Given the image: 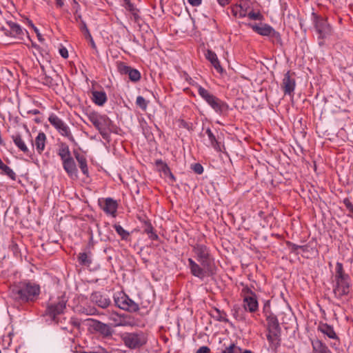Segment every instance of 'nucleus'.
Masks as SVG:
<instances>
[{
	"instance_id": "f257e3e1",
	"label": "nucleus",
	"mask_w": 353,
	"mask_h": 353,
	"mask_svg": "<svg viewBox=\"0 0 353 353\" xmlns=\"http://www.w3.org/2000/svg\"><path fill=\"white\" fill-rule=\"evenodd\" d=\"M244 25L253 32L263 37H270L276 41L281 40L279 32L270 25L263 23L265 17L260 10L259 4L251 0H244Z\"/></svg>"
},
{
	"instance_id": "f03ea898",
	"label": "nucleus",
	"mask_w": 353,
	"mask_h": 353,
	"mask_svg": "<svg viewBox=\"0 0 353 353\" xmlns=\"http://www.w3.org/2000/svg\"><path fill=\"white\" fill-rule=\"evenodd\" d=\"M10 294L14 300L19 302L34 301L40 294V287L30 282H19L10 288Z\"/></svg>"
},
{
	"instance_id": "7ed1b4c3",
	"label": "nucleus",
	"mask_w": 353,
	"mask_h": 353,
	"mask_svg": "<svg viewBox=\"0 0 353 353\" xmlns=\"http://www.w3.org/2000/svg\"><path fill=\"white\" fill-rule=\"evenodd\" d=\"M193 251L201 266L208 270V275H213L215 273V265L209 249L203 244H196L193 247Z\"/></svg>"
},
{
	"instance_id": "20e7f679",
	"label": "nucleus",
	"mask_w": 353,
	"mask_h": 353,
	"mask_svg": "<svg viewBox=\"0 0 353 353\" xmlns=\"http://www.w3.org/2000/svg\"><path fill=\"white\" fill-rule=\"evenodd\" d=\"M124 345L131 349H138L146 344L148 339L146 334L141 332H125L121 336Z\"/></svg>"
},
{
	"instance_id": "39448f33",
	"label": "nucleus",
	"mask_w": 353,
	"mask_h": 353,
	"mask_svg": "<svg viewBox=\"0 0 353 353\" xmlns=\"http://www.w3.org/2000/svg\"><path fill=\"white\" fill-rule=\"evenodd\" d=\"M312 20L314 27L317 34V37L320 40H324L329 38L332 33V28L327 22L325 18L312 12Z\"/></svg>"
},
{
	"instance_id": "423d86ee",
	"label": "nucleus",
	"mask_w": 353,
	"mask_h": 353,
	"mask_svg": "<svg viewBox=\"0 0 353 353\" xmlns=\"http://www.w3.org/2000/svg\"><path fill=\"white\" fill-rule=\"evenodd\" d=\"M199 94L213 108L216 112L222 113L228 110V105L221 99L212 94L208 90L201 87L198 88Z\"/></svg>"
},
{
	"instance_id": "0eeeda50",
	"label": "nucleus",
	"mask_w": 353,
	"mask_h": 353,
	"mask_svg": "<svg viewBox=\"0 0 353 353\" xmlns=\"http://www.w3.org/2000/svg\"><path fill=\"white\" fill-rule=\"evenodd\" d=\"M114 301L115 305L121 310L130 312H136L139 310V304L135 303L123 292L114 294Z\"/></svg>"
},
{
	"instance_id": "6e6552de",
	"label": "nucleus",
	"mask_w": 353,
	"mask_h": 353,
	"mask_svg": "<svg viewBox=\"0 0 353 353\" xmlns=\"http://www.w3.org/2000/svg\"><path fill=\"white\" fill-rule=\"evenodd\" d=\"M244 310L255 313L259 310L256 294L248 286H244Z\"/></svg>"
},
{
	"instance_id": "1a4fd4ad",
	"label": "nucleus",
	"mask_w": 353,
	"mask_h": 353,
	"mask_svg": "<svg viewBox=\"0 0 353 353\" xmlns=\"http://www.w3.org/2000/svg\"><path fill=\"white\" fill-rule=\"evenodd\" d=\"M48 121L62 136L67 137L73 143L75 142L74 138L72 135L69 127L59 117L52 114L49 117Z\"/></svg>"
},
{
	"instance_id": "9d476101",
	"label": "nucleus",
	"mask_w": 353,
	"mask_h": 353,
	"mask_svg": "<svg viewBox=\"0 0 353 353\" xmlns=\"http://www.w3.org/2000/svg\"><path fill=\"white\" fill-rule=\"evenodd\" d=\"M87 321L90 322L88 326L89 330L91 332H97L103 337H109L112 336L113 330L109 324L104 323L100 321L93 319H87Z\"/></svg>"
},
{
	"instance_id": "9b49d317",
	"label": "nucleus",
	"mask_w": 353,
	"mask_h": 353,
	"mask_svg": "<svg viewBox=\"0 0 353 353\" xmlns=\"http://www.w3.org/2000/svg\"><path fill=\"white\" fill-rule=\"evenodd\" d=\"M67 301L64 299L59 300L57 303H51L48 305L46 314L49 316L56 323H59V317L58 315L63 313L66 308Z\"/></svg>"
},
{
	"instance_id": "f8f14e48",
	"label": "nucleus",
	"mask_w": 353,
	"mask_h": 353,
	"mask_svg": "<svg viewBox=\"0 0 353 353\" xmlns=\"http://www.w3.org/2000/svg\"><path fill=\"white\" fill-rule=\"evenodd\" d=\"M0 30L8 37H20L23 34L21 27L11 21H6L5 24L0 23Z\"/></svg>"
},
{
	"instance_id": "ddd939ff",
	"label": "nucleus",
	"mask_w": 353,
	"mask_h": 353,
	"mask_svg": "<svg viewBox=\"0 0 353 353\" xmlns=\"http://www.w3.org/2000/svg\"><path fill=\"white\" fill-rule=\"evenodd\" d=\"M350 279L335 281L333 288V293L336 299H341L343 296L347 295L350 289Z\"/></svg>"
},
{
	"instance_id": "4468645a",
	"label": "nucleus",
	"mask_w": 353,
	"mask_h": 353,
	"mask_svg": "<svg viewBox=\"0 0 353 353\" xmlns=\"http://www.w3.org/2000/svg\"><path fill=\"white\" fill-rule=\"evenodd\" d=\"M117 70L121 74H127L131 81L137 82L141 79V73L137 69L127 65L123 62L117 63Z\"/></svg>"
},
{
	"instance_id": "2eb2a0df",
	"label": "nucleus",
	"mask_w": 353,
	"mask_h": 353,
	"mask_svg": "<svg viewBox=\"0 0 353 353\" xmlns=\"http://www.w3.org/2000/svg\"><path fill=\"white\" fill-rule=\"evenodd\" d=\"M89 121L98 130L107 129L111 123L110 119L106 116H99L92 113L88 116Z\"/></svg>"
},
{
	"instance_id": "dca6fc26",
	"label": "nucleus",
	"mask_w": 353,
	"mask_h": 353,
	"mask_svg": "<svg viewBox=\"0 0 353 353\" xmlns=\"http://www.w3.org/2000/svg\"><path fill=\"white\" fill-rule=\"evenodd\" d=\"M90 301L99 307L105 309L111 305V300L108 295L101 292H94L90 295Z\"/></svg>"
},
{
	"instance_id": "f3484780",
	"label": "nucleus",
	"mask_w": 353,
	"mask_h": 353,
	"mask_svg": "<svg viewBox=\"0 0 353 353\" xmlns=\"http://www.w3.org/2000/svg\"><path fill=\"white\" fill-rule=\"evenodd\" d=\"M294 74V73H292ZM296 85V81L294 78L292 77L290 71H288L285 74L281 83V88L283 90L284 94L291 95L294 90Z\"/></svg>"
},
{
	"instance_id": "a211bd4d",
	"label": "nucleus",
	"mask_w": 353,
	"mask_h": 353,
	"mask_svg": "<svg viewBox=\"0 0 353 353\" xmlns=\"http://www.w3.org/2000/svg\"><path fill=\"white\" fill-rule=\"evenodd\" d=\"M99 205L103 210L106 213L116 216L117 210L118 208L117 202L112 198H106L103 201L99 200Z\"/></svg>"
},
{
	"instance_id": "6ab92c4d",
	"label": "nucleus",
	"mask_w": 353,
	"mask_h": 353,
	"mask_svg": "<svg viewBox=\"0 0 353 353\" xmlns=\"http://www.w3.org/2000/svg\"><path fill=\"white\" fill-rule=\"evenodd\" d=\"M189 266L191 273L199 279H203L205 276L208 275V270L204 267H201L193 259H188Z\"/></svg>"
},
{
	"instance_id": "aec40b11",
	"label": "nucleus",
	"mask_w": 353,
	"mask_h": 353,
	"mask_svg": "<svg viewBox=\"0 0 353 353\" xmlns=\"http://www.w3.org/2000/svg\"><path fill=\"white\" fill-rule=\"evenodd\" d=\"M62 163L64 170L71 179H77L78 177V170L72 157L62 161Z\"/></svg>"
},
{
	"instance_id": "412c9836",
	"label": "nucleus",
	"mask_w": 353,
	"mask_h": 353,
	"mask_svg": "<svg viewBox=\"0 0 353 353\" xmlns=\"http://www.w3.org/2000/svg\"><path fill=\"white\" fill-rule=\"evenodd\" d=\"M269 333L281 334V327L277 317L272 313L266 314Z\"/></svg>"
},
{
	"instance_id": "4be33fe9",
	"label": "nucleus",
	"mask_w": 353,
	"mask_h": 353,
	"mask_svg": "<svg viewBox=\"0 0 353 353\" xmlns=\"http://www.w3.org/2000/svg\"><path fill=\"white\" fill-rule=\"evenodd\" d=\"M30 141L32 143V145L33 147L35 146L37 152L41 154L45 149L46 135L44 132H40L35 140L33 141L30 139Z\"/></svg>"
},
{
	"instance_id": "5701e85b",
	"label": "nucleus",
	"mask_w": 353,
	"mask_h": 353,
	"mask_svg": "<svg viewBox=\"0 0 353 353\" xmlns=\"http://www.w3.org/2000/svg\"><path fill=\"white\" fill-rule=\"evenodd\" d=\"M206 59L212 63L214 69L219 72H223V68L221 67L219 61L218 60L216 54L210 50H208L205 54Z\"/></svg>"
},
{
	"instance_id": "b1692460",
	"label": "nucleus",
	"mask_w": 353,
	"mask_h": 353,
	"mask_svg": "<svg viewBox=\"0 0 353 353\" xmlns=\"http://www.w3.org/2000/svg\"><path fill=\"white\" fill-rule=\"evenodd\" d=\"M318 330L330 339L339 340V337L334 332L333 327L328 325L327 323L319 324L318 326Z\"/></svg>"
},
{
	"instance_id": "393cba45",
	"label": "nucleus",
	"mask_w": 353,
	"mask_h": 353,
	"mask_svg": "<svg viewBox=\"0 0 353 353\" xmlns=\"http://www.w3.org/2000/svg\"><path fill=\"white\" fill-rule=\"evenodd\" d=\"M312 345L315 353H332L327 346L318 339L312 341Z\"/></svg>"
},
{
	"instance_id": "a878e982",
	"label": "nucleus",
	"mask_w": 353,
	"mask_h": 353,
	"mask_svg": "<svg viewBox=\"0 0 353 353\" xmlns=\"http://www.w3.org/2000/svg\"><path fill=\"white\" fill-rule=\"evenodd\" d=\"M267 339L270 343V348L276 352L281 344L280 334L269 333L267 335Z\"/></svg>"
},
{
	"instance_id": "bb28decb",
	"label": "nucleus",
	"mask_w": 353,
	"mask_h": 353,
	"mask_svg": "<svg viewBox=\"0 0 353 353\" xmlns=\"http://www.w3.org/2000/svg\"><path fill=\"white\" fill-rule=\"evenodd\" d=\"M12 139L15 145L23 153L28 154L30 152L29 149L26 146L23 139L21 137V135L19 134H17L12 136Z\"/></svg>"
},
{
	"instance_id": "cd10ccee",
	"label": "nucleus",
	"mask_w": 353,
	"mask_h": 353,
	"mask_svg": "<svg viewBox=\"0 0 353 353\" xmlns=\"http://www.w3.org/2000/svg\"><path fill=\"white\" fill-rule=\"evenodd\" d=\"M92 100L98 105H103L107 101L106 94L103 91L92 92Z\"/></svg>"
},
{
	"instance_id": "c85d7f7f",
	"label": "nucleus",
	"mask_w": 353,
	"mask_h": 353,
	"mask_svg": "<svg viewBox=\"0 0 353 353\" xmlns=\"http://www.w3.org/2000/svg\"><path fill=\"white\" fill-rule=\"evenodd\" d=\"M58 155L60 157L61 161L70 159L72 157L71 153L68 145L65 143H61L58 150Z\"/></svg>"
},
{
	"instance_id": "c756f323",
	"label": "nucleus",
	"mask_w": 353,
	"mask_h": 353,
	"mask_svg": "<svg viewBox=\"0 0 353 353\" xmlns=\"http://www.w3.org/2000/svg\"><path fill=\"white\" fill-rule=\"evenodd\" d=\"M91 255L92 254L90 251L79 253L78 261L80 265L89 267L92 263Z\"/></svg>"
},
{
	"instance_id": "7c9ffc66",
	"label": "nucleus",
	"mask_w": 353,
	"mask_h": 353,
	"mask_svg": "<svg viewBox=\"0 0 353 353\" xmlns=\"http://www.w3.org/2000/svg\"><path fill=\"white\" fill-rule=\"evenodd\" d=\"M143 231L148 235L149 239L151 240H158L159 236L156 234L154 228L149 221H144V229Z\"/></svg>"
},
{
	"instance_id": "2f4dec72",
	"label": "nucleus",
	"mask_w": 353,
	"mask_h": 353,
	"mask_svg": "<svg viewBox=\"0 0 353 353\" xmlns=\"http://www.w3.org/2000/svg\"><path fill=\"white\" fill-rule=\"evenodd\" d=\"M345 279H350V276L348 274L345 273L343 264L340 262H337L336 264V274L334 276V281Z\"/></svg>"
},
{
	"instance_id": "473e14b6",
	"label": "nucleus",
	"mask_w": 353,
	"mask_h": 353,
	"mask_svg": "<svg viewBox=\"0 0 353 353\" xmlns=\"http://www.w3.org/2000/svg\"><path fill=\"white\" fill-rule=\"evenodd\" d=\"M205 133L207 134L209 140L210 141L212 146L217 151H221V144L216 139V137L212 130L210 128H208L205 131Z\"/></svg>"
},
{
	"instance_id": "72a5a7b5",
	"label": "nucleus",
	"mask_w": 353,
	"mask_h": 353,
	"mask_svg": "<svg viewBox=\"0 0 353 353\" xmlns=\"http://www.w3.org/2000/svg\"><path fill=\"white\" fill-rule=\"evenodd\" d=\"M39 77L41 79V82L45 85H48L49 87H54L55 85H57V83L55 82L54 79L52 77L48 75L46 72L41 74L39 76Z\"/></svg>"
},
{
	"instance_id": "f704fd0d",
	"label": "nucleus",
	"mask_w": 353,
	"mask_h": 353,
	"mask_svg": "<svg viewBox=\"0 0 353 353\" xmlns=\"http://www.w3.org/2000/svg\"><path fill=\"white\" fill-rule=\"evenodd\" d=\"M211 315L217 321L222 322H225L228 321V319H226V314L224 312H222L216 308L211 312Z\"/></svg>"
},
{
	"instance_id": "c9c22d12",
	"label": "nucleus",
	"mask_w": 353,
	"mask_h": 353,
	"mask_svg": "<svg viewBox=\"0 0 353 353\" xmlns=\"http://www.w3.org/2000/svg\"><path fill=\"white\" fill-rule=\"evenodd\" d=\"M0 170L2 171V172L7 175L9 178H10L12 180L16 179V174L15 172L8 165L3 163L1 165H0Z\"/></svg>"
},
{
	"instance_id": "e433bc0d",
	"label": "nucleus",
	"mask_w": 353,
	"mask_h": 353,
	"mask_svg": "<svg viewBox=\"0 0 353 353\" xmlns=\"http://www.w3.org/2000/svg\"><path fill=\"white\" fill-rule=\"evenodd\" d=\"M113 227L122 240H127L129 238L130 233L124 230L121 225L115 224Z\"/></svg>"
},
{
	"instance_id": "4c0bfd02",
	"label": "nucleus",
	"mask_w": 353,
	"mask_h": 353,
	"mask_svg": "<svg viewBox=\"0 0 353 353\" xmlns=\"http://www.w3.org/2000/svg\"><path fill=\"white\" fill-rule=\"evenodd\" d=\"M231 13L235 18L243 17V6L241 3L231 7Z\"/></svg>"
},
{
	"instance_id": "58836bf2",
	"label": "nucleus",
	"mask_w": 353,
	"mask_h": 353,
	"mask_svg": "<svg viewBox=\"0 0 353 353\" xmlns=\"http://www.w3.org/2000/svg\"><path fill=\"white\" fill-rule=\"evenodd\" d=\"M77 162L79 163V166L82 173L86 176H88L89 172H88V168L86 158L84 157L83 159H80Z\"/></svg>"
},
{
	"instance_id": "ea45409f",
	"label": "nucleus",
	"mask_w": 353,
	"mask_h": 353,
	"mask_svg": "<svg viewBox=\"0 0 353 353\" xmlns=\"http://www.w3.org/2000/svg\"><path fill=\"white\" fill-rule=\"evenodd\" d=\"M136 103L143 110H146L148 106V102L142 96H139L137 97Z\"/></svg>"
},
{
	"instance_id": "a19ab883",
	"label": "nucleus",
	"mask_w": 353,
	"mask_h": 353,
	"mask_svg": "<svg viewBox=\"0 0 353 353\" xmlns=\"http://www.w3.org/2000/svg\"><path fill=\"white\" fill-rule=\"evenodd\" d=\"M79 28L84 34L85 39L90 37L92 36L84 21H81Z\"/></svg>"
},
{
	"instance_id": "79ce46f5",
	"label": "nucleus",
	"mask_w": 353,
	"mask_h": 353,
	"mask_svg": "<svg viewBox=\"0 0 353 353\" xmlns=\"http://www.w3.org/2000/svg\"><path fill=\"white\" fill-rule=\"evenodd\" d=\"M191 168L196 174H201L203 172V167L199 163L192 164Z\"/></svg>"
},
{
	"instance_id": "37998d69",
	"label": "nucleus",
	"mask_w": 353,
	"mask_h": 353,
	"mask_svg": "<svg viewBox=\"0 0 353 353\" xmlns=\"http://www.w3.org/2000/svg\"><path fill=\"white\" fill-rule=\"evenodd\" d=\"M343 203L347 208V209L349 210L350 213H351L350 216L353 218V205L352 204L349 199H345L343 200Z\"/></svg>"
},
{
	"instance_id": "c03bdc74",
	"label": "nucleus",
	"mask_w": 353,
	"mask_h": 353,
	"mask_svg": "<svg viewBox=\"0 0 353 353\" xmlns=\"http://www.w3.org/2000/svg\"><path fill=\"white\" fill-rule=\"evenodd\" d=\"M65 320H66L65 318H63L62 319H61L59 318V321L60 322H59V323H57V324L60 325V327H61V328L62 330H67L69 332L72 333L73 332V329L70 327H68V326H67V325H65V323L63 322V321H65Z\"/></svg>"
},
{
	"instance_id": "a18cd8bd",
	"label": "nucleus",
	"mask_w": 353,
	"mask_h": 353,
	"mask_svg": "<svg viewBox=\"0 0 353 353\" xmlns=\"http://www.w3.org/2000/svg\"><path fill=\"white\" fill-rule=\"evenodd\" d=\"M69 323L70 324V325L72 327H79L81 325L80 321L75 317H72L70 319V320L69 321Z\"/></svg>"
},
{
	"instance_id": "49530a36",
	"label": "nucleus",
	"mask_w": 353,
	"mask_h": 353,
	"mask_svg": "<svg viewBox=\"0 0 353 353\" xmlns=\"http://www.w3.org/2000/svg\"><path fill=\"white\" fill-rule=\"evenodd\" d=\"M125 8H126L128 10H129L131 13H132V12H135V11H139V9H137V8H136L134 7V4H133V3H132L130 2V1H128V2H127V3H125Z\"/></svg>"
},
{
	"instance_id": "de8ad7c7",
	"label": "nucleus",
	"mask_w": 353,
	"mask_h": 353,
	"mask_svg": "<svg viewBox=\"0 0 353 353\" xmlns=\"http://www.w3.org/2000/svg\"><path fill=\"white\" fill-rule=\"evenodd\" d=\"M85 312L87 315H94L99 314L98 310L94 307H90L88 308L85 309Z\"/></svg>"
},
{
	"instance_id": "09e8293b",
	"label": "nucleus",
	"mask_w": 353,
	"mask_h": 353,
	"mask_svg": "<svg viewBox=\"0 0 353 353\" xmlns=\"http://www.w3.org/2000/svg\"><path fill=\"white\" fill-rule=\"evenodd\" d=\"M210 349L207 346H202L199 347L196 353H210Z\"/></svg>"
},
{
	"instance_id": "8fccbe9b",
	"label": "nucleus",
	"mask_w": 353,
	"mask_h": 353,
	"mask_svg": "<svg viewBox=\"0 0 353 353\" xmlns=\"http://www.w3.org/2000/svg\"><path fill=\"white\" fill-rule=\"evenodd\" d=\"M59 53H60L61 56L65 59L68 57V52L65 48H60Z\"/></svg>"
},
{
	"instance_id": "3c124183",
	"label": "nucleus",
	"mask_w": 353,
	"mask_h": 353,
	"mask_svg": "<svg viewBox=\"0 0 353 353\" xmlns=\"http://www.w3.org/2000/svg\"><path fill=\"white\" fill-rule=\"evenodd\" d=\"M288 245H289V247L290 248L292 252H296V250L298 249H300L299 247L301 246V245H296V244H294L293 243H290V242L288 243Z\"/></svg>"
},
{
	"instance_id": "603ef678",
	"label": "nucleus",
	"mask_w": 353,
	"mask_h": 353,
	"mask_svg": "<svg viewBox=\"0 0 353 353\" xmlns=\"http://www.w3.org/2000/svg\"><path fill=\"white\" fill-rule=\"evenodd\" d=\"M270 303L269 301H267L263 306V312L265 313V315L266 316V314H269L270 312Z\"/></svg>"
},
{
	"instance_id": "864d4df0",
	"label": "nucleus",
	"mask_w": 353,
	"mask_h": 353,
	"mask_svg": "<svg viewBox=\"0 0 353 353\" xmlns=\"http://www.w3.org/2000/svg\"><path fill=\"white\" fill-rule=\"evenodd\" d=\"M188 1L192 6H199L201 5L202 0H188Z\"/></svg>"
},
{
	"instance_id": "5fc2aeb1",
	"label": "nucleus",
	"mask_w": 353,
	"mask_h": 353,
	"mask_svg": "<svg viewBox=\"0 0 353 353\" xmlns=\"http://www.w3.org/2000/svg\"><path fill=\"white\" fill-rule=\"evenodd\" d=\"M73 153H74V157L77 161L85 157L83 155L81 154L80 153H79L78 152H77L75 150H74Z\"/></svg>"
},
{
	"instance_id": "6e6d98bb",
	"label": "nucleus",
	"mask_w": 353,
	"mask_h": 353,
	"mask_svg": "<svg viewBox=\"0 0 353 353\" xmlns=\"http://www.w3.org/2000/svg\"><path fill=\"white\" fill-rule=\"evenodd\" d=\"M161 168L165 174H166L167 172H170V168L166 163H164L163 165H162L161 166Z\"/></svg>"
},
{
	"instance_id": "4d7b16f0",
	"label": "nucleus",
	"mask_w": 353,
	"mask_h": 353,
	"mask_svg": "<svg viewBox=\"0 0 353 353\" xmlns=\"http://www.w3.org/2000/svg\"><path fill=\"white\" fill-rule=\"evenodd\" d=\"M106 130L107 129H104V130H99L100 134H101V135L105 139H108V134L107 133Z\"/></svg>"
},
{
	"instance_id": "13d9d810",
	"label": "nucleus",
	"mask_w": 353,
	"mask_h": 353,
	"mask_svg": "<svg viewBox=\"0 0 353 353\" xmlns=\"http://www.w3.org/2000/svg\"><path fill=\"white\" fill-rule=\"evenodd\" d=\"M138 12L139 11H135L134 12H132L135 22H138L139 20L140 19V16L138 14Z\"/></svg>"
},
{
	"instance_id": "bf43d9fd",
	"label": "nucleus",
	"mask_w": 353,
	"mask_h": 353,
	"mask_svg": "<svg viewBox=\"0 0 353 353\" xmlns=\"http://www.w3.org/2000/svg\"><path fill=\"white\" fill-rule=\"evenodd\" d=\"M86 39H88L90 41V45L92 48H94V49L97 48L96 44H95L92 36L90 37L87 38Z\"/></svg>"
},
{
	"instance_id": "052dcab7",
	"label": "nucleus",
	"mask_w": 353,
	"mask_h": 353,
	"mask_svg": "<svg viewBox=\"0 0 353 353\" xmlns=\"http://www.w3.org/2000/svg\"><path fill=\"white\" fill-rule=\"evenodd\" d=\"M217 1L221 6H224L229 3L230 0H217Z\"/></svg>"
},
{
	"instance_id": "680f3d73",
	"label": "nucleus",
	"mask_w": 353,
	"mask_h": 353,
	"mask_svg": "<svg viewBox=\"0 0 353 353\" xmlns=\"http://www.w3.org/2000/svg\"><path fill=\"white\" fill-rule=\"evenodd\" d=\"M28 114H39L40 113V111L37 109H34V110H29L28 112Z\"/></svg>"
},
{
	"instance_id": "e2e57ef3",
	"label": "nucleus",
	"mask_w": 353,
	"mask_h": 353,
	"mask_svg": "<svg viewBox=\"0 0 353 353\" xmlns=\"http://www.w3.org/2000/svg\"><path fill=\"white\" fill-rule=\"evenodd\" d=\"M56 4L58 7L61 8L63 6L64 3L63 0H56Z\"/></svg>"
},
{
	"instance_id": "0e129e2a",
	"label": "nucleus",
	"mask_w": 353,
	"mask_h": 353,
	"mask_svg": "<svg viewBox=\"0 0 353 353\" xmlns=\"http://www.w3.org/2000/svg\"><path fill=\"white\" fill-rule=\"evenodd\" d=\"M299 248L303 251V252H306L307 251V249H308V246L307 245H301L299 247Z\"/></svg>"
},
{
	"instance_id": "69168bd1",
	"label": "nucleus",
	"mask_w": 353,
	"mask_h": 353,
	"mask_svg": "<svg viewBox=\"0 0 353 353\" xmlns=\"http://www.w3.org/2000/svg\"><path fill=\"white\" fill-rule=\"evenodd\" d=\"M92 238L91 237L90 238V241L89 242V243H88V246H87V248H86L87 250H90L92 247H93V244H92Z\"/></svg>"
},
{
	"instance_id": "338daca9",
	"label": "nucleus",
	"mask_w": 353,
	"mask_h": 353,
	"mask_svg": "<svg viewBox=\"0 0 353 353\" xmlns=\"http://www.w3.org/2000/svg\"><path fill=\"white\" fill-rule=\"evenodd\" d=\"M163 164H164V163L161 159L156 161V165L158 166H161Z\"/></svg>"
},
{
	"instance_id": "774afa93",
	"label": "nucleus",
	"mask_w": 353,
	"mask_h": 353,
	"mask_svg": "<svg viewBox=\"0 0 353 353\" xmlns=\"http://www.w3.org/2000/svg\"><path fill=\"white\" fill-rule=\"evenodd\" d=\"M75 19H76V21H80V22H81V21H83V20H82V19H81V14H78V15H77V16L75 17Z\"/></svg>"
}]
</instances>
